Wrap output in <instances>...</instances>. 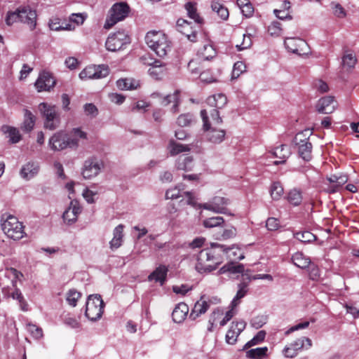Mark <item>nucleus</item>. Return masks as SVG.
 I'll return each instance as SVG.
<instances>
[{
    "label": "nucleus",
    "instance_id": "8",
    "mask_svg": "<svg viewBox=\"0 0 359 359\" xmlns=\"http://www.w3.org/2000/svg\"><path fill=\"white\" fill-rule=\"evenodd\" d=\"M39 110L45 118L44 126L46 128L54 130L58 127L60 118L55 106L41 102L39 104Z\"/></svg>",
    "mask_w": 359,
    "mask_h": 359
},
{
    "label": "nucleus",
    "instance_id": "44",
    "mask_svg": "<svg viewBox=\"0 0 359 359\" xmlns=\"http://www.w3.org/2000/svg\"><path fill=\"white\" fill-rule=\"evenodd\" d=\"M267 347L252 348L246 352V357L250 359H262L266 355Z\"/></svg>",
    "mask_w": 359,
    "mask_h": 359
},
{
    "label": "nucleus",
    "instance_id": "60",
    "mask_svg": "<svg viewBox=\"0 0 359 359\" xmlns=\"http://www.w3.org/2000/svg\"><path fill=\"white\" fill-rule=\"evenodd\" d=\"M97 194V193L96 191H93L88 188L83 189L82 192L83 197L88 203H93L95 202V196H96Z\"/></svg>",
    "mask_w": 359,
    "mask_h": 359
},
{
    "label": "nucleus",
    "instance_id": "40",
    "mask_svg": "<svg viewBox=\"0 0 359 359\" xmlns=\"http://www.w3.org/2000/svg\"><path fill=\"white\" fill-rule=\"evenodd\" d=\"M25 118L22 123V128L23 130L26 132L31 131L35 124V116L32 114V113L27 110H25Z\"/></svg>",
    "mask_w": 359,
    "mask_h": 359
},
{
    "label": "nucleus",
    "instance_id": "56",
    "mask_svg": "<svg viewBox=\"0 0 359 359\" xmlns=\"http://www.w3.org/2000/svg\"><path fill=\"white\" fill-rule=\"evenodd\" d=\"M236 307H232V303L229 305V310L226 312L225 316L219 322L221 326H224L236 313Z\"/></svg>",
    "mask_w": 359,
    "mask_h": 359
},
{
    "label": "nucleus",
    "instance_id": "62",
    "mask_svg": "<svg viewBox=\"0 0 359 359\" xmlns=\"http://www.w3.org/2000/svg\"><path fill=\"white\" fill-rule=\"evenodd\" d=\"M84 111L87 116L95 117L98 114L97 108L92 103L86 104L83 107Z\"/></svg>",
    "mask_w": 359,
    "mask_h": 359
},
{
    "label": "nucleus",
    "instance_id": "36",
    "mask_svg": "<svg viewBox=\"0 0 359 359\" xmlns=\"http://www.w3.org/2000/svg\"><path fill=\"white\" fill-rule=\"evenodd\" d=\"M198 55L205 60L212 59L216 56V50L209 43H205L198 50Z\"/></svg>",
    "mask_w": 359,
    "mask_h": 359
},
{
    "label": "nucleus",
    "instance_id": "41",
    "mask_svg": "<svg viewBox=\"0 0 359 359\" xmlns=\"http://www.w3.org/2000/svg\"><path fill=\"white\" fill-rule=\"evenodd\" d=\"M237 5L244 16L250 18L252 15L254 8L249 0H237Z\"/></svg>",
    "mask_w": 359,
    "mask_h": 359
},
{
    "label": "nucleus",
    "instance_id": "35",
    "mask_svg": "<svg viewBox=\"0 0 359 359\" xmlns=\"http://www.w3.org/2000/svg\"><path fill=\"white\" fill-rule=\"evenodd\" d=\"M292 261L295 266L301 269L307 268L311 263L310 259L300 252H297L292 255Z\"/></svg>",
    "mask_w": 359,
    "mask_h": 359
},
{
    "label": "nucleus",
    "instance_id": "30",
    "mask_svg": "<svg viewBox=\"0 0 359 359\" xmlns=\"http://www.w3.org/2000/svg\"><path fill=\"white\" fill-rule=\"evenodd\" d=\"M168 268L164 265L157 267L148 277L150 281L154 280L163 285L165 280Z\"/></svg>",
    "mask_w": 359,
    "mask_h": 359
},
{
    "label": "nucleus",
    "instance_id": "22",
    "mask_svg": "<svg viewBox=\"0 0 359 359\" xmlns=\"http://www.w3.org/2000/svg\"><path fill=\"white\" fill-rule=\"evenodd\" d=\"M39 171V165L37 162L29 161L21 168L20 174L22 178L29 180L34 177Z\"/></svg>",
    "mask_w": 359,
    "mask_h": 359
},
{
    "label": "nucleus",
    "instance_id": "49",
    "mask_svg": "<svg viewBox=\"0 0 359 359\" xmlns=\"http://www.w3.org/2000/svg\"><path fill=\"white\" fill-rule=\"evenodd\" d=\"M294 237L302 243H310L316 240V236L309 231L297 232Z\"/></svg>",
    "mask_w": 359,
    "mask_h": 359
},
{
    "label": "nucleus",
    "instance_id": "9",
    "mask_svg": "<svg viewBox=\"0 0 359 359\" xmlns=\"http://www.w3.org/2000/svg\"><path fill=\"white\" fill-rule=\"evenodd\" d=\"M309 130H305L296 135L294 143L298 146V153L299 156L306 161H309L312 158V144L309 141L307 135H311Z\"/></svg>",
    "mask_w": 359,
    "mask_h": 359
},
{
    "label": "nucleus",
    "instance_id": "24",
    "mask_svg": "<svg viewBox=\"0 0 359 359\" xmlns=\"http://www.w3.org/2000/svg\"><path fill=\"white\" fill-rule=\"evenodd\" d=\"M210 307V304L201 297L200 300L197 301L191 310L189 318L192 320H196L201 315L204 314Z\"/></svg>",
    "mask_w": 359,
    "mask_h": 359
},
{
    "label": "nucleus",
    "instance_id": "43",
    "mask_svg": "<svg viewBox=\"0 0 359 359\" xmlns=\"http://www.w3.org/2000/svg\"><path fill=\"white\" fill-rule=\"evenodd\" d=\"M185 8L187 11L188 15L190 18L193 19L195 22L198 24H201L203 22V19L199 16L197 13L196 4L188 2L185 5Z\"/></svg>",
    "mask_w": 359,
    "mask_h": 359
},
{
    "label": "nucleus",
    "instance_id": "20",
    "mask_svg": "<svg viewBox=\"0 0 359 359\" xmlns=\"http://www.w3.org/2000/svg\"><path fill=\"white\" fill-rule=\"evenodd\" d=\"M337 107V102L334 100V97L326 96L320 98L316 105V109L319 113L321 114H331Z\"/></svg>",
    "mask_w": 359,
    "mask_h": 359
},
{
    "label": "nucleus",
    "instance_id": "52",
    "mask_svg": "<svg viewBox=\"0 0 359 359\" xmlns=\"http://www.w3.org/2000/svg\"><path fill=\"white\" fill-rule=\"evenodd\" d=\"M182 189L181 186L178 185L175 188L168 189L165 193V197L167 199H175L181 196H185L187 198V201L188 200L187 196H186L185 192H184L183 195L180 194Z\"/></svg>",
    "mask_w": 359,
    "mask_h": 359
},
{
    "label": "nucleus",
    "instance_id": "53",
    "mask_svg": "<svg viewBox=\"0 0 359 359\" xmlns=\"http://www.w3.org/2000/svg\"><path fill=\"white\" fill-rule=\"evenodd\" d=\"M246 71V66L245 63L242 61L236 62L233 67L232 70V79H236L240 76L241 74Z\"/></svg>",
    "mask_w": 359,
    "mask_h": 359
},
{
    "label": "nucleus",
    "instance_id": "37",
    "mask_svg": "<svg viewBox=\"0 0 359 359\" xmlns=\"http://www.w3.org/2000/svg\"><path fill=\"white\" fill-rule=\"evenodd\" d=\"M244 271V266L242 264H234L233 262L228 263L224 265L218 271L219 274H223L226 272L232 273H241Z\"/></svg>",
    "mask_w": 359,
    "mask_h": 359
},
{
    "label": "nucleus",
    "instance_id": "29",
    "mask_svg": "<svg viewBox=\"0 0 359 359\" xmlns=\"http://www.w3.org/2000/svg\"><path fill=\"white\" fill-rule=\"evenodd\" d=\"M207 102L211 107H214V109H217L218 111V109H222L226 105L227 102V98L225 95L219 93L209 97L207 99ZM210 110H212V109H210L209 111Z\"/></svg>",
    "mask_w": 359,
    "mask_h": 359
},
{
    "label": "nucleus",
    "instance_id": "23",
    "mask_svg": "<svg viewBox=\"0 0 359 359\" xmlns=\"http://www.w3.org/2000/svg\"><path fill=\"white\" fill-rule=\"evenodd\" d=\"M69 148L76 149L81 140L87 139V133L79 128H73L68 135Z\"/></svg>",
    "mask_w": 359,
    "mask_h": 359
},
{
    "label": "nucleus",
    "instance_id": "58",
    "mask_svg": "<svg viewBox=\"0 0 359 359\" xmlns=\"http://www.w3.org/2000/svg\"><path fill=\"white\" fill-rule=\"evenodd\" d=\"M266 320L265 316H258L251 320L250 324L255 329H259L266 324Z\"/></svg>",
    "mask_w": 359,
    "mask_h": 359
},
{
    "label": "nucleus",
    "instance_id": "48",
    "mask_svg": "<svg viewBox=\"0 0 359 359\" xmlns=\"http://www.w3.org/2000/svg\"><path fill=\"white\" fill-rule=\"evenodd\" d=\"M284 192L283 188L279 182H273L271 187L270 194L273 200H279Z\"/></svg>",
    "mask_w": 359,
    "mask_h": 359
},
{
    "label": "nucleus",
    "instance_id": "21",
    "mask_svg": "<svg viewBox=\"0 0 359 359\" xmlns=\"http://www.w3.org/2000/svg\"><path fill=\"white\" fill-rule=\"evenodd\" d=\"M177 25L179 32L185 35L188 40L191 42L196 41L198 33L196 30L193 29V27L191 26L189 22L185 20L180 19L177 20Z\"/></svg>",
    "mask_w": 359,
    "mask_h": 359
},
{
    "label": "nucleus",
    "instance_id": "32",
    "mask_svg": "<svg viewBox=\"0 0 359 359\" xmlns=\"http://www.w3.org/2000/svg\"><path fill=\"white\" fill-rule=\"evenodd\" d=\"M248 291V283L242 281L238 285V291L231 303L232 307H236L240 304V299L243 298Z\"/></svg>",
    "mask_w": 359,
    "mask_h": 359
},
{
    "label": "nucleus",
    "instance_id": "47",
    "mask_svg": "<svg viewBox=\"0 0 359 359\" xmlns=\"http://www.w3.org/2000/svg\"><path fill=\"white\" fill-rule=\"evenodd\" d=\"M224 222V219L222 217H212L205 219L203 222V224L205 228H213L222 225Z\"/></svg>",
    "mask_w": 359,
    "mask_h": 359
},
{
    "label": "nucleus",
    "instance_id": "26",
    "mask_svg": "<svg viewBox=\"0 0 359 359\" xmlns=\"http://www.w3.org/2000/svg\"><path fill=\"white\" fill-rule=\"evenodd\" d=\"M175 166L177 170L184 171L191 170L194 167V158L191 156L180 155L176 160Z\"/></svg>",
    "mask_w": 359,
    "mask_h": 359
},
{
    "label": "nucleus",
    "instance_id": "4",
    "mask_svg": "<svg viewBox=\"0 0 359 359\" xmlns=\"http://www.w3.org/2000/svg\"><path fill=\"white\" fill-rule=\"evenodd\" d=\"M145 41L160 57H165L170 51V41L167 36L161 32H149L145 36Z\"/></svg>",
    "mask_w": 359,
    "mask_h": 359
},
{
    "label": "nucleus",
    "instance_id": "19",
    "mask_svg": "<svg viewBox=\"0 0 359 359\" xmlns=\"http://www.w3.org/2000/svg\"><path fill=\"white\" fill-rule=\"evenodd\" d=\"M81 212V208L77 201H72L69 208L64 212L62 217L67 224L74 223L77 220L78 215Z\"/></svg>",
    "mask_w": 359,
    "mask_h": 359
},
{
    "label": "nucleus",
    "instance_id": "28",
    "mask_svg": "<svg viewBox=\"0 0 359 359\" xmlns=\"http://www.w3.org/2000/svg\"><path fill=\"white\" fill-rule=\"evenodd\" d=\"M272 154L274 157L280 159V161H275L273 162L274 165H279L284 163L286 161V159L290 154V151L287 146L281 144L280 146L274 149V150L272 151Z\"/></svg>",
    "mask_w": 359,
    "mask_h": 359
},
{
    "label": "nucleus",
    "instance_id": "31",
    "mask_svg": "<svg viewBox=\"0 0 359 359\" xmlns=\"http://www.w3.org/2000/svg\"><path fill=\"white\" fill-rule=\"evenodd\" d=\"M179 90H175L172 94H169L166 96H164L162 97L161 104L163 106H167L169 104L172 103V107L171 109L173 113H176L178 111V104L180 102V98H179Z\"/></svg>",
    "mask_w": 359,
    "mask_h": 359
},
{
    "label": "nucleus",
    "instance_id": "38",
    "mask_svg": "<svg viewBox=\"0 0 359 359\" xmlns=\"http://www.w3.org/2000/svg\"><path fill=\"white\" fill-rule=\"evenodd\" d=\"M287 199L290 204L294 206L299 205L303 199L301 190L296 188L291 189L287 194Z\"/></svg>",
    "mask_w": 359,
    "mask_h": 359
},
{
    "label": "nucleus",
    "instance_id": "25",
    "mask_svg": "<svg viewBox=\"0 0 359 359\" xmlns=\"http://www.w3.org/2000/svg\"><path fill=\"white\" fill-rule=\"evenodd\" d=\"M189 313L188 306L183 302L178 304L172 313V318L175 323H181L186 318Z\"/></svg>",
    "mask_w": 359,
    "mask_h": 359
},
{
    "label": "nucleus",
    "instance_id": "64",
    "mask_svg": "<svg viewBox=\"0 0 359 359\" xmlns=\"http://www.w3.org/2000/svg\"><path fill=\"white\" fill-rule=\"evenodd\" d=\"M17 21H20L18 9L14 12H10L7 14L6 22L8 25H11Z\"/></svg>",
    "mask_w": 359,
    "mask_h": 359
},
{
    "label": "nucleus",
    "instance_id": "1",
    "mask_svg": "<svg viewBox=\"0 0 359 359\" xmlns=\"http://www.w3.org/2000/svg\"><path fill=\"white\" fill-rule=\"evenodd\" d=\"M230 248L218 243H212L210 248H205L194 254L195 269L200 273H208L215 270L222 262V253H227Z\"/></svg>",
    "mask_w": 359,
    "mask_h": 359
},
{
    "label": "nucleus",
    "instance_id": "45",
    "mask_svg": "<svg viewBox=\"0 0 359 359\" xmlns=\"http://www.w3.org/2000/svg\"><path fill=\"white\" fill-rule=\"evenodd\" d=\"M81 297V293L75 289L69 290L67 293L66 300L68 304L74 307L76 306L77 301Z\"/></svg>",
    "mask_w": 359,
    "mask_h": 359
},
{
    "label": "nucleus",
    "instance_id": "63",
    "mask_svg": "<svg viewBox=\"0 0 359 359\" xmlns=\"http://www.w3.org/2000/svg\"><path fill=\"white\" fill-rule=\"evenodd\" d=\"M236 235V228L231 226L224 229L221 234L220 239L227 240L231 238H233Z\"/></svg>",
    "mask_w": 359,
    "mask_h": 359
},
{
    "label": "nucleus",
    "instance_id": "50",
    "mask_svg": "<svg viewBox=\"0 0 359 359\" xmlns=\"http://www.w3.org/2000/svg\"><path fill=\"white\" fill-rule=\"evenodd\" d=\"M266 337V332L264 330L259 331L257 334L248 342H247L243 349H247L252 346L257 345L264 341Z\"/></svg>",
    "mask_w": 359,
    "mask_h": 359
},
{
    "label": "nucleus",
    "instance_id": "2",
    "mask_svg": "<svg viewBox=\"0 0 359 359\" xmlns=\"http://www.w3.org/2000/svg\"><path fill=\"white\" fill-rule=\"evenodd\" d=\"M203 119V129L205 137L208 141L213 144H219L224 140L226 132L224 130L217 128V126L222 122L219 111L212 109L207 111L203 109L201 111Z\"/></svg>",
    "mask_w": 359,
    "mask_h": 359
},
{
    "label": "nucleus",
    "instance_id": "7",
    "mask_svg": "<svg viewBox=\"0 0 359 359\" xmlns=\"http://www.w3.org/2000/svg\"><path fill=\"white\" fill-rule=\"evenodd\" d=\"M104 305L100 295H89L86 305V316L92 321L100 319L103 313Z\"/></svg>",
    "mask_w": 359,
    "mask_h": 359
},
{
    "label": "nucleus",
    "instance_id": "3",
    "mask_svg": "<svg viewBox=\"0 0 359 359\" xmlns=\"http://www.w3.org/2000/svg\"><path fill=\"white\" fill-rule=\"evenodd\" d=\"M185 194L188 198L187 204L194 208H203L216 214L233 215L228 208V205L231 203L228 198L216 196L207 203L198 204L197 199L192 192H186Z\"/></svg>",
    "mask_w": 359,
    "mask_h": 359
},
{
    "label": "nucleus",
    "instance_id": "12",
    "mask_svg": "<svg viewBox=\"0 0 359 359\" xmlns=\"http://www.w3.org/2000/svg\"><path fill=\"white\" fill-rule=\"evenodd\" d=\"M104 167L103 161L95 156L85 161L81 174L85 179L96 177Z\"/></svg>",
    "mask_w": 359,
    "mask_h": 359
},
{
    "label": "nucleus",
    "instance_id": "10",
    "mask_svg": "<svg viewBox=\"0 0 359 359\" xmlns=\"http://www.w3.org/2000/svg\"><path fill=\"white\" fill-rule=\"evenodd\" d=\"M109 73L107 65H89L85 67L80 73L79 78L86 81L88 79H100L106 77Z\"/></svg>",
    "mask_w": 359,
    "mask_h": 359
},
{
    "label": "nucleus",
    "instance_id": "13",
    "mask_svg": "<svg viewBox=\"0 0 359 359\" xmlns=\"http://www.w3.org/2000/svg\"><path fill=\"white\" fill-rule=\"evenodd\" d=\"M284 45L288 51L299 55H304L309 53V45L304 40L300 38L287 37L285 39Z\"/></svg>",
    "mask_w": 359,
    "mask_h": 359
},
{
    "label": "nucleus",
    "instance_id": "59",
    "mask_svg": "<svg viewBox=\"0 0 359 359\" xmlns=\"http://www.w3.org/2000/svg\"><path fill=\"white\" fill-rule=\"evenodd\" d=\"M86 17L87 15L85 13H72L69 16V21L74 22L77 25H81L84 22Z\"/></svg>",
    "mask_w": 359,
    "mask_h": 359
},
{
    "label": "nucleus",
    "instance_id": "54",
    "mask_svg": "<svg viewBox=\"0 0 359 359\" xmlns=\"http://www.w3.org/2000/svg\"><path fill=\"white\" fill-rule=\"evenodd\" d=\"M193 121V115L187 113L181 114L177 120V123L179 126L186 127L189 126Z\"/></svg>",
    "mask_w": 359,
    "mask_h": 359
},
{
    "label": "nucleus",
    "instance_id": "33",
    "mask_svg": "<svg viewBox=\"0 0 359 359\" xmlns=\"http://www.w3.org/2000/svg\"><path fill=\"white\" fill-rule=\"evenodd\" d=\"M1 130L4 133L7 135V137L9 138L10 142L15 144L21 140V135L18 129L8 126H3Z\"/></svg>",
    "mask_w": 359,
    "mask_h": 359
},
{
    "label": "nucleus",
    "instance_id": "61",
    "mask_svg": "<svg viewBox=\"0 0 359 359\" xmlns=\"http://www.w3.org/2000/svg\"><path fill=\"white\" fill-rule=\"evenodd\" d=\"M252 46V39L250 35L243 34V39L241 44L236 45L238 50H243L249 48Z\"/></svg>",
    "mask_w": 359,
    "mask_h": 359
},
{
    "label": "nucleus",
    "instance_id": "39",
    "mask_svg": "<svg viewBox=\"0 0 359 359\" xmlns=\"http://www.w3.org/2000/svg\"><path fill=\"white\" fill-rule=\"evenodd\" d=\"M149 74L155 79H160L165 74V69L159 61H155L148 70Z\"/></svg>",
    "mask_w": 359,
    "mask_h": 359
},
{
    "label": "nucleus",
    "instance_id": "55",
    "mask_svg": "<svg viewBox=\"0 0 359 359\" xmlns=\"http://www.w3.org/2000/svg\"><path fill=\"white\" fill-rule=\"evenodd\" d=\"M268 32L271 36H278L281 34L282 27L279 22H273L268 27Z\"/></svg>",
    "mask_w": 359,
    "mask_h": 359
},
{
    "label": "nucleus",
    "instance_id": "42",
    "mask_svg": "<svg viewBox=\"0 0 359 359\" xmlns=\"http://www.w3.org/2000/svg\"><path fill=\"white\" fill-rule=\"evenodd\" d=\"M118 88L122 90L136 89L138 83L131 79H122L116 81Z\"/></svg>",
    "mask_w": 359,
    "mask_h": 359
},
{
    "label": "nucleus",
    "instance_id": "11",
    "mask_svg": "<svg viewBox=\"0 0 359 359\" xmlns=\"http://www.w3.org/2000/svg\"><path fill=\"white\" fill-rule=\"evenodd\" d=\"M130 43L127 33L124 31H118L111 34L105 43L106 48L109 51H117L123 48V46Z\"/></svg>",
    "mask_w": 359,
    "mask_h": 359
},
{
    "label": "nucleus",
    "instance_id": "51",
    "mask_svg": "<svg viewBox=\"0 0 359 359\" xmlns=\"http://www.w3.org/2000/svg\"><path fill=\"white\" fill-rule=\"evenodd\" d=\"M27 332L36 339L43 337V330L41 327L32 323H27L26 326Z\"/></svg>",
    "mask_w": 359,
    "mask_h": 359
},
{
    "label": "nucleus",
    "instance_id": "34",
    "mask_svg": "<svg viewBox=\"0 0 359 359\" xmlns=\"http://www.w3.org/2000/svg\"><path fill=\"white\" fill-rule=\"evenodd\" d=\"M168 148L171 156H175L182 152H188L191 150L189 144H180L173 140H170Z\"/></svg>",
    "mask_w": 359,
    "mask_h": 359
},
{
    "label": "nucleus",
    "instance_id": "17",
    "mask_svg": "<svg viewBox=\"0 0 359 359\" xmlns=\"http://www.w3.org/2000/svg\"><path fill=\"white\" fill-rule=\"evenodd\" d=\"M55 84V80L52 74L48 72H42L39 74L35 82V87L39 92L49 91Z\"/></svg>",
    "mask_w": 359,
    "mask_h": 359
},
{
    "label": "nucleus",
    "instance_id": "27",
    "mask_svg": "<svg viewBox=\"0 0 359 359\" xmlns=\"http://www.w3.org/2000/svg\"><path fill=\"white\" fill-rule=\"evenodd\" d=\"M123 224H118L113 231V238L109 242L110 248L111 250L117 249L121 246L123 238Z\"/></svg>",
    "mask_w": 359,
    "mask_h": 359
},
{
    "label": "nucleus",
    "instance_id": "18",
    "mask_svg": "<svg viewBox=\"0 0 359 359\" xmlns=\"http://www.w3.org/2000/svg\"><path fill=\"white\" fill-rule=\"evenodd\" d=\"M20 21L27 24L30 29H34L36 25V13L29 6L18 8Z\"/></svg>",
    "mask_w": 359,
    "mask_h": 359
},
{
    "label": "nucleus",
    "instance_id": "15",
    "mask_svg": "<svg viewBox=\"0 0 359 359\" xmlns=\"http://www.w3.org/2000/svg\"><path fill=\"white\" fill-rule=\"evenodd\" d=\"M50 148L53 151H62L69 148L68 134L64 131L55 133L48 142Z\"/></svg>",
    "mask_w": 359,
    "mask_h": 359
},
{
    "label": "nucleus",
    "instance_id": "6",
    "mask_svg": "<svg viewBox=\"0 0 359 359\" xmlns=\"http://www.w3.org/2000/svg\"><path fill=\"white\" fill-rule=\"evenodd\" d=\"M1 220L3 221L1 223L2 230L8 238L20 240L24 237L25 234L24 226L15 217L8 215L5 219L3 217Z\"/></svg>",
    "mask_w": 359,
    "mask_h": 359
},
{
    "label": "nucleus",
    "instance_id": "16",
    "mask_svg": "<svg viewBox=\"0 0 359 359\" xmlns=\"http://www.w3.org/2000/svg\"><path fill=\"white\" fill-rule=\"evenodd\" d=\"M245 326L246 323L243 320L233 322L226 334V342L231 345L235 344L238 337L244 330Z\"/></svg>",
    "mask_w": 359,
    "mask_h": 359
},
{
    "label": "nucleus",
    "instance_id": "57",
    "mask_svg": "<svg viewBox=\"0 0 359 359\" xmlns=\"http://www.w3.org/2000/svg\"><path fill=\"white\" fill-rule=\"evenodd\" d=\"M332 8L333 10L334 15L339 18H343L346 15V13L344 8L338 3H331Z\"/></svg>",
    "mask_w": 359,
    "mask_h": 359
},
{
    "label": "nucleus",
    "instance_id": "46",
    "mask_svg": "<svg viewBox=\"0 0 359 359\" xmlns=\"http://www.w3.org/2000/svg\"><path fill=\"white\" fill-rule=\"evenodd\" d=\"M356 62V57L353 53H346L342 57V65L348 69L353 68Z\"/></svg>",
    "mask_w": 359,
    "mask_h": 359
},
{
    "label": "nucleus",
    "instance_id": "5",
    "mask_svg": "<svg viewBox=\"0 0 359 359\" xmlns=\"http://www.w3.org/2000/svg\"><path fill=\"white\" fill-rule=\"evenodd\" d=\"M130 12V7L125 2L114 4L108 12L104 28L109 29L117 22L123 20Z\"/></svg>",
    "mask_w": 359,
    "mask_h": 359
},
{
    "label": "nucleus",
    "instance_id": "14",
    "mask_svg": "<svg viewBox=\"0 0 359 359\" xmlns=\"http://www.w3.org/2000/svg\"><path fill=\"white\" fill-rule=\"evenodd\" d=\"M312 346L311 340L308 337H301L292 341L288 346L283 349V354L287 358L296 356L298 351L302 348L308 349Z\"/></svg>",
    "mask_w": 359,
    "mask_h": 359
}]
</instances>
